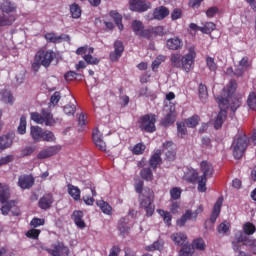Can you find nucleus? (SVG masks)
<instances>
[{"label": "nucleus", "instance_id": "2f4dec72", "mask_svg": "<svg viewBox=\"0 0 256 256\" xmlns=\"http://www.w3.org/2000/svg\"><path fill=\"white\" fill-rule=\"evenodd\" d=\"M68 194L74 201H79L81 199V190L77 186H73L72 184L67 185Z\"/></svg>", "mask_w": 256, "mask_h": 256}, {"label": "nucleus", "instance_id": "aec40b11", "mask_svg": "<svg viewBox=\"0 0 256 256\" xmlns=\"http://www.w3.org/2000/svg\"><path fill=\"white\" fill-rule=\"evenodd\" d=\"M72 219L78 229H85V227H87L85 221L83 220V211L75 210L72 214Z\"/></svg>", "mask_w": 256, "mask_h": 256}, {"label": "nucleus", "instance_id": "a18cd8bd", "mask_svg": "<svg viewBox=\"0 0 256 256\" xmlns=\"http://www.w3.org/2000/svg\"><path fill=\"white\" fill-rule=\"evenodd\" d=\"M143 29H145V26H143V22L139 20H134L132 22V30L135 33V35H140Z\"/></svg>", "mask_w": 256, "mask_h": 256}, {"label": "nucleus", "instance_id": "a19ab883", "mask_svg": "<svg viewBox=\"0 0 256 256\" xmlns=\"http://www.w3.org/2000/svg\"><path fill=\"white\" fill-rule=\"evenodd\" d=\"M17 132L19 135H25V133H27V117H25V115L20 117V123L17 128Z\"/></svg>", "mask_w": 256, "mask_h": 256}, {"label": "nucleus", "instance_id": "13d9d810", "mask_svg": "<svg viewBox=\"0 0 256 256\" xmlns=\"http://www.w3.org/2000/svg\"><path fill=\"white\" fill-rule=\"evenodd\" d=\"M39 235H41V230L39 229H30L26 232L28 239H39Z\"/></svg>", "mask_w": 256, "mask_h": 256}, {"label": "nucleus", "instance_id": "a211bd4d", "mask_svg": "<svg viewBox=\"0 0 256 256\" xmlns=\"http://www.w3.org/2000/svg\"><path fill=\"white\" fill-rule=\"evenodd\" d=\"M166 45L171 51H179L183 49V40L179 37L170 38L167 40Z\"/></svg>", "mask_w": 256, "mask_h": 256}, {"label": "nucleus", "instance_id": "09e8293b", "mask_svg": "<svg viewBox=\"0 0 256 256\" xmlns=\"http://www.w3.org/2000/svg\"><path fill=\"white\" fill-rule=\"evenodd\" d=\"M194 252V248L191 245L184 244L179 251V256H191Z\"/></svg>", "mask_w": 256, "mask_h": 256}, {"label": "nucleus", "instance_id": "b1692460", "mask_svg": "<svg viewBox=\"0 0 256 256\" xmlns=\"http://www.w3.org/2000/svg\"><path fill=\"white\" fill-rule=\"evenodd\" d=\"M251 66V64L249 63V57L244 56L240 61H239V67L235 70V75H237V77H241L243 75V73H245V69H249V67Z\"/></svg>", "mask_w": 256, "mask_h": 256}, {"label": "nucleus", "instance_id": "8fccbe9b", "mask_svg": "<svg viewBox=\"0 0 256 256\" xmlns=\"http://www.w3.org/2000/svg\"><path fill=\"white\" fill-rule=\"evenodd\" d=\"M242 229H243L244 235H253L256 231L255 225L251 222H246L243 225Z\"/></svg>", "mask_w": 256, "mask_h": 256}, {"label": "nucleus", "instance_id": "e433bc0d", "mask_svg": "<svg viewBox=\"0 0 256 256\" xmlns=\"http://www.w3.org/2000/svg\"><path fill=\"white\" fill-rule=\"evenodd\" d=\"M215 29H217V25H215V23L206 22L203 27L199 28V31L205 35H210V33H213Z\"/></svg>", "mask_w": 256, "mask_h": 256}, {"label": "nucleus", "instance_id": "1a4fd4ad", "mask_svg": "<svg viewBox=\"0 0 256 256\" xmlns=\"http://www.w3.org/2000/svg\"><path fill=\"white\" fill-rule=\"evenodd\" d=\"M51 256H69V247L65 246L63 242H56L51 245V248L46 249Z\"/></svg>", "mask_w": 256, "mask_h": 256}, {"label": "nucleus", "instance_id": "052dcab7", "mask_svg": "<svg viewBox=\"0 0 256 256\" xmlns=\"http://www.w3.org/2000/svg\"><path fill=\"white\" fill-rule=\"evenodd\" d=\"M45 225V219L43 218H33L30 221V227H33L34 229H37V227H41Z\"/></svg>", "mask_w": 256, "mask_h": 256}, {"label": "nucleus", "instance_id": "f3484780", "mask_svg": "<svg viewBox=\"0 0 256 256\" xmlns=\"http://www.w3.org/2000/svg\"><path fill=\"white\" fill-rule=\"evenodd\" d=\"M221 207H223V197H219L214 204L213 211L210 216L211 223H215L219 215H221Z\"/></svg>", "mask_w": 256, "mask_h": 256}, {"label": "nucleus", "instance_id": "6ab92c4d", "mask_svg": "<svg viewBox=\"0 0 256 256\" xmlns=\"http://www.w3.org/2000/svg\"><path fill=\"white\" fill-rule=\"evenodd\" d=\"M13 139H15L14 133H8L7 135L0 137V149H9L13 145Z\"/></svg>", "mask_w": 256, "mask_h": 256}, {"label": "nucleus", "instance_id": "f03ea898", "mask_svg": "<svg viewBox=\"0 0 256 256\" xmlns=\"http://www.w3.org/2000/svg\"><path fill=\"white\" fill-rule=\"evenodd\" d=\"M9 199H11V190L9 189V185L4 184L0 189V203L2 205L0 211L2 215H9V211H11L14 217H19L21 215V209L17 207V200Z\"/></svg>", "mask_w": 256, "mask_h": 256}, {"label": "nucleus", "instance_id": "dca6fc26", "mask_svg": "<svg viewBox=\"0 0 256 256\" xmlns=\"http://www.w3.org/2000/svg\"><path fill=\"white\" fill-rule=\"evenodd\" d=\"M35 184V179L31 175H21L18 178V185L21 189H31Z\"/></svg>", "mask_w": 256, "mask_h": 256}, {"label": "nucleus", "instance_id": "9d476101", "mask_svg": "<svg viewBox=\"0 0 256 256\" xmlns=\"http://www.w3.org/2000/svg\"><path fill=\"white\" fill-rule=\"evenodd\" d=\"M130 9L136 13H145L151 9V3L147 0H130Z\"/></svg>", "mask_w": 256, "mask_h": 256}, {"label": "nucleus", "instance_id": "bf43d9fd", "mask_svg": "<svg viewBox=\"0 0 256 256\" xmlns=\"http://www.w3.org/2000/svg\"><path fill=\"white\" fill-rule=\"evenodd\" d=\"M170 196L173 201H177V199H181V188L174 187L170 190Z\"/></svg>", "mask_w": 256, "mask_h": 256}, {"label": "nucleus", "instance_id": "20e7f679", "mask_svg": "<svg viewBox=\"0 0 256 256\" xmlns=\"http://www.w3.org/2000/svg\"><path fill=\"white\" fill-rule=\"evenodd\" d=\"M57 57V54L53 50H49L47 48H41L38 50L34 56V61L32 63L33 71H39L42 67H50L53 60Z\"/></svg>", "mask_w": 256, "mask_h": 256}, {"label": "nucleus", "instance_id": "c85d7f7f", "mask_svg": "<svg viewBox=\"0 0 256 256\" xmlns=\"http://www.w3.org/2000/svg\"><path fill=\"white\" fill-rule=\"evenodd\" d=\"M118 231L122 237H127V235H129V231H131V228L127 225V220L125 218H121L119 220Z\"/></svg>", "mask_w": 256, "mask_h": 256}, {"label": "nucleus", "instance_id": "f704fd0d", "mask_svg": "<svg viewBox=\"0 0 256 256\" xmlns=\"http://www.w3.org/2000/svg\"><path fill=\"white\" fill-rule=\"evenodd\" d=\"M12 23H15V15L0 14V27H7Z\"/></svg>", "mask_w": 256, "mask_h": 256}, {"label": "nucleus", "instance_id": "58836bf2", "mask_svg": "<svg viewBox=\"0 0 256 256\" xmlns=\"http://www.w3.org/2000/svg\"><path fill=\"white\" fill-rule=\"evenodd\" d=\"M236 89H237V81L230 80L227 87L223 89V93H227L228 97H233V93H235Z\"/></svg>", "mask_w": 256, "mask_h": 256}, {"label": "nucleus", "instance_id": "393cba45", "mask_svg": "<svg viewBox=\"0 0 256 256\" xmlns=\"http://www.w3.org/2000/svg\"><path fill=\"white\" fill-rule=\"evenodd\" d=\"M227 120V110H220L214 120V128L221 129Z\"/></svg>", "mask_w": 256, "mask_h": 256}, {"label": "nucleus", "instance_id": "338daca9", "mask_svg": "<svg viewBox=\"0 0 256 256\" xmlns=\"http://www.w3.org/2000/svg\"><path fill=\"white\" fill-rule=\"evenodd\" d=\"M79 76V74L75 71H69L64 75V78L66 81H75V79H77V77Z\"/></svg>", "mask_w": 256, "mask_h": 256}, {"label": "nucleus", "instance_id": "7c9ffc66", "mask_svg": "<svg viewBox=\"0 0 256 256\" xmlns=\"http://www.w3.org/2000/svg\"><path fill=\"white\" fill-rule=\"evenodd\" d=\"M69 9L72 19H81L83 10H81V6H79V4L74 2L69 6Z\"/></svg>", "mask_w": 256, "mask_h": 256}, {"label": "nucleus", "instance_id": "69168bd1", "mask_svg": "<svg viewBox=\"0 0 256 256\" xmlns=\"http://www.w3.org/2000/svg\"><path fill=\"white\" fill-rule=\"evenodd\" d=\"M35 153V148L31 146H27L21 150L22 157H29V155H33Z\"/></svg>", "mask_w": 256, "mask_h": 256}, {"label": "nucleus", "instance_id": "c756f323", "mask_svg": "<svg viewBox=\"0 0 256 256\" xmlns=\"http://www.w3.org/2000/svg\"><path fill=\"white\" fill-rule=\"evenodd\" d=\"M97 207H99L104 213V215H112L113 214V207L110 206L105 200H97L96 201Z\"/></svg>", "mask_w": 256, "mask_h": 256}, {"label": "nucleus", "instance_id": "a878e982", "mask_svg": "<svg viewBox=\"0 0 256 256\" xmlns=\"http://www.w3.org/2000/svg\"><path fill=\"white\" fill-rule=\"evenodd\" d=\"M30 135L34 143H39L41 141V138L43 137V128L39 126H31Z\"/></svg>", "mask_w": 256, "mask_h": 256}, {"label": "nucleus", "instance_id": "cd10ccee", "mask_svg": "<svg viewBox=\"0 0 256 256\" xmlns=\"http://www.w3.org/2000/svg\"><path fill=\"white\" fill-rule=\"evenodd\" d=\"M0 10L2 13H13L17 11V6L9 0H4L0 5Z\"/></svg>", "mask_w": 256, "mask_h": 256}, {"label": "nucleus", "instance_id": "4468645a", "mask_svg": "<svg viewBox=\"0 0 256 256\" xmlns=\"http://www.w3.org/2000/svg\"><path fill=\"white\" fill-rule=\"evenodd\" d=\"M61 151V146H50L44 150H41L37 158L38 159H49V157H53V155H57Z\"/></svg>", "mask_w": 256, "mask_h": 256}, {"label": "nucleus", "instance_id": "c9c22d12", "mask_svg": "<svg viewBox=\"0 0 256 256\" xmlns=\"http://www.w3.org/2000/svg\"><path fill=\"white\" fill-rule=\"evenodd\" d=\"M157 213L160 215V217L163 218L164 223L171 227V221L173 219V216L171 215V212L165 211L163 209H158Z\"/></svg>", "mask_w": 256, "mask_h": 256}, {"label": "nucleus", "instance_id": "774afa93", "mask_svg": "<svg viewBox=\"0 0 256 256\" xmlns=\"http://www.w3.org/2000/svg\"><path fill=\"white\" fill-rule=\"evenodd\" d=\"M76 107L73 104H67L64 106V113L66 115H75Z\"/></svg>", "mask_w": 256, "mask_h": 256}, {"label": "nucleus", "instance_id": "ddd939ff", "mask_svg": "<svg viewBox=\"0 0 256 256\" xmlns=\"http://www.w3.org/2000/svg\"><path fill=\"white\" fill-rule=\"evenodd\" d=\"M92 139L94 145H96L97 149L99 151H106L107 150V144L103 140V134L99 131V129H94L92 132Z\"/></svg>", "mask_w": 256, "mask_h": 256}, {"label": "nucleus", "instance_id": "e2e57ef3", "mask_svg": "<svg viewBox=\"0 0 256 256\" xmlns=\"http://www.w3.org/2000/svg\"><path fill=\"white\" fill-rule=\"evenodd\" d=\"M31 119L35 123H38L39 125H43V116L42 114H39V112H32Z\"/></svg>", "mask_w": 256, "mask_h": 256}, {"label": "nucleus", "instance_id": "79ce46f5", "mask_svg": "<svg viewBox=\"0 0 256 256\" xmlns=\"http://www.w3.org/2000/svg\"><path fill=\"white\" fill-rule=\"evenodd\" d=\"M56 139L57 138L52 131L46 130L42 132L41 141H46L47 143H55Z\"/></svg>", "mask_w": 256, "mask_h": 256}, {"label": "nucleus", "instance_id": "39448f33", "mask_svg": "<svg viewBox=\"0 0 256 256\" xmlns=\"http://www.w3.org/2000/svg\"><path fill=\"white\" fill-rule=\"evenodd\" d=\"M139 199L140 209H144L146 216L153 217V213H155V205L153 204L155 193L153 190L151 188H145L142 195H139Z\"/></svg>", "mask_w": 256, "mask_h": 256}, {"label": "nucleus", "instance_id": "bb28decb", "mask_svg": "<svg viewBox=\"0 0 256 256\" xmlns=\"http://www.w3.org/2000/svg\"><path fill=\"white\" fill-rule=\"evenodd\" d=\"M42 119L47 127H53V125H55L53 114H51V111L48 109H42Z\"/></svg>", "mask_w": 256, "mask_h": 256}, {"label": "nucleus", "instance_id": "5701e85b", "mask_svg": "<svg viewBox=\"0 0 256 256\" xmlns=\"http://www.w3.org/2000/svg\"><path fill=\"white\" fill-rule=\"evenodd\" d=\"M231 97L232 96H229V94L225 96L224 93V95H220L216 98L220 111H227V109H229V102L231 101Z\"/></svg>", "mask_w": 256, "mask_h": 256}, {"label": "nucleus", "instance_id": "2eb2a0df", "mask_svg": "<svg viewBox=\"0 0 256 256\" xmlns=\"http://www.w3.org/2000/svg\"><path fill=\"white\" fill-rule=\"evenodd\" d=\"M44 38L46 39L47 43H61L63 40L64 41H71V37L67 34H62L60 36H57V34L50 32L46 33L44 35Z\"/></svg>", "mask_w": 256, "mask_h": 256}, {"label": "nucleus", "instance_id": "9b49d317", "mask_svg": "<svg viewBox=\"0 0 256 256\" xmlns=\"http://www.w3.org/2000/svg\"><path fill=\"white\" fill-rule=\"evenodd\" d=\"M123 51H125V46L121 40H116L114 42V51L110 53V61L113 63L119 61L121 56L123 55Z\"/></svg>", "mask_w": 256, "mask_h": 256}, {"label": "nucleus", "instance_id": "c03bdc74", "mask_svg": "<svg viewBox=\"0 0 256 256\" xmlns=\"http://www.w3.org/2000/svg\"><path fill=\"white\" fill-rule=\"evenodd\" d=\"M177 135L180 139H184L185 135H187V126H185V122H177Z\"/></svg>", "mask_w": 256, "mask_h": 256}, {"label": "nucleus", "instance_id": "412c9836", "mask_svg": "<svg viewBox=\"0 0 256 256\" xmlns=\"http://www.w3.org/2000/svg\"><path fill=\"white\" fill-rule=\"evenodd\" d=\"M53 201H54L53 195L45 194L42 198H40L38 202V207L46 211V209H51V206L53 205Z\"/></svg>", "mask_w": 256, "mask_h": 256}, {"label": "nucleus", "instance_id": "72a5a7b5", "mask_svg": "<svg viewBox=\"0 0 256 256\" xmlns=\"http://www.w3.org/2000/svg\"><path fill=\"white\" fill-rule=\"evenodd\" d=\"M110 17H112L115 25H117L119 31H123L124 26H123V16L119 14L117 11H111L110 12Z\"/></svg>", "mask_w": 256, "mask_h": 256}, {"label": "nucleus", "instance_id": "ea45409f", "mask_svg": "<svg viewBox=\"0 0 256 256\" xmlns=\"http://www.w3.org/2000/svg\"><path fill=\"white\" fill-rule=\"evenodd\" d=\"M181 59H182L181 54L179 53L171 54L170 63L172 67H175L176 69H181Z\"/></svg>", "mask_w": 256, "mask_h": 256}, {"label": "nucleus", "instance_id": "473e14b6", "mask_svg": "<svg viewBox=\"0 0 256 256\" xmlns=\"http://www.w3.org/2000/svg\"><path fill=\"white\" fill-rule=\"evenodd\" d=\"M172 241L176 243V245L182 246L187 245V235L183 233H174L171 235Z\"/></svg>", "mask_w": 256, "mask_h": 256}, {"label": "nucleus", "instance_id": "5fc2aeb1", "mask_svg": "<svg viewBox=\"0 0 256 256\" xmlns=\"http://www.w3.org/2000/svg\"><path fill=\"white\" fill-rule=\"evenodd\" d=\"M152 38L153 37H163V35H165V29L163 28V26H155L152 27Z\"/></svg>", "mask_w": 256, "mask_h": 256}, {"label": "nucleus", "instance_id": "6e6552de", "mask_svg": "<svg viewBox=\"0 0 256 256\" xmlns=\"http://www.w3.org/2000/svg\"><path fill=\"white\" fill-rule=\"evenodd\" d=\"M200 213H203L202 205L198 206L194 212L191 210H186L181 218L176 221V225L178 227H185V223H187V221H191V219L192 221H197V217H199Z\"/></svg>", "mask_w": 256, "mask_h": 256}, {"label": "nucleus", "instance_id": "f257e3e1", "mask_svg": "<svg viewBox=\"0 0 256 256\" xmlns=\"http://www.w3.org/2000/svg\"><path fill=\"white\" fill-rule=\"evenodd\" d=\"M200 167L203 173L201 177H199V172H197V170L188 168L184 174V181L192 183L193 185L198 183L197 189L199 193H205V191H207V179L213 177L214 169L213 165L207 161H202Z\"/></svg>", "mask_w": 256, "mask_h": 256}, {"label": "nucleus", "instance_id": "4be33fe9", "mask_svg": "<svg viewBox=\"0 0 256 256\" xmlns=\"http://www.w3.org/2000/svg\"><path fill=\"white\" fill-rule=\"evenodd\" d=\"M169 9L165 6H160L154 9L153 11V18L157 21H163L165 17H168Z\"/></svg>", "mask_w": 256, "mask_h": 256}, {"label": "nucleus", "instance_id": "4c0bfd02", "mask_svg": "<svg viewBox=\"0 0 256 256\" xmlns=\"http://www.w3.org/2000/svg\"><path fill=\"white\" fill-rule=\"evenodd\" d=\"M199 121H201V118H199V115L194 114L193 116L186 119L184 124L187 125V127L194 129V127H197V125H199Z\"/></svg>", "mask_w": 256, "mask_h": 256}, {"label": "nucleus", "instance_id": "0eeeda50", "mask_svg": "<svg viewBox=\"0 0 256 256\" xmlns=\"http://www.w3.org/2000/svg\"><path fill=\"white\" fill-rule=\"evenodd\" d=\"M197 57V52H195V47H190L188 53L181 58V68L185 73H191L195 68V59Z\"/></svg>", "mask_w": 256, "mask_h": 256}, {"label": "nucleus", "instance_id": "7ed1b4c3", "mask_svg": "<svg viewBox=\"0 0 256 256\" xmlns=\"http://www.w3.org/2000/svg\"><path fill=\"white\" fill-rule=\"evenodd\" d=\"M251 143V138L247 136L243 129H238V133L234 136L231 149L234 159L239 161V159L243 158L245 155V151H247V147H249Z\"/></svg>", "mask_w": 256, "mask_h": 256}, {"label": "nucleus", "instance_id": "6e6d98bb", "mask_svg": "<svg viewBox=\"0 0 256 256\" xmlns=\"http://www.w3.org/2000/svg\"><path fill=\"white\" fill-rule=\"evenodd\" d=\"M84 61L88 64V65H99V59L93 57L91 54H86L83 56Z\"/></svg>", "mask_w": 256, "mask_h": 256}, {"label": "nucleus", "instance_id": "423d86ee", "mask_svg": "<svg viewBox=\"0 0 256 256\" xmlns=\"http://www.w3.org/2000/svg\"><path fill=\"white\" fill-rule=\"evenodd\" d=\"M156 123L157 115L153 113L145 114L139 118L138 127L140 131H144L145 133H155L157 131Z\"/></svg>", "mask_w": 256, "mask_h": 256}, {"label": "nucleus", "instance_id": "49530a36", "mask_svg": "<svg viewBox=\"0 0 256 256\" xmlns=\"http://www.w3.org/2000/svg\"><path fill=\"white\" fill-rule=\"evenodd\" d=\"M191 247H193L194 250L205 251V240H203V238H197L192 242Z\"/></svg>", "mask_w": 256, "mask_h": 256}, {"label": "nucleus", "instance_id": "3c124183", "mask_svg": "<svg viewBox=\"0 0 256 256\" xmlns=\"http://www.w3.org/2000/svg\"><path fill=\"white\" fill-rule=\"evenodd\" d=\"M247 105L250 109H252V111H256V94H255V92H251L248 95Z\"/></svg>", "mask_w": 256, "mask_h": 256}, {"label": "nucleus", "instance_id": "f8f14e48", "mask_svg": "<svg viewBox=\"0 0 256 256\" xmlns=\"http://www.w3.org/2000/svg\"><path fill=\"white\" fill-rule=\"evenodd\" d=\"M175 121H177V112L175 111V107L171 106L166 116L160 121V125L162 127H171Z\"/></svg>", "mask_w": 256, "mask_h": 256}, {"label": "nucleus", "instance_id": "de8ad7c7", "mask_svg": "<svg viewBox=\"0 0 256 256\" xmlns=\"http://www.w3.org/2000/svg\"><path fill=\"white\" fill-rule=\"evenodd\" d=\"M145 149H147V146L140 142L134 145V147L131 149V152L133 155H143V153H145Z\"/></svg>", "mask_w": 256, "mask_h": 256}, {"label": "nucleus", "instance_id": "864d4df0", "mask_svg": "<svg viewBox=\"0 0 256 256\" xmlns=\"http://www.w3.org/2000/svg\"><path fill=\"white\" fill-rule=\"evenodd\" d=\"M167 60V56L165 55H158L155 60L152 62V69H158V67L162 64L165 63Z\"/></svg>", "mask_w": 256, "mask_h": 256}, {"label": "nucleus", "instance_id": "4d7b16f0", "mask_svg": "<svg viewBox=\"0 0 256 256\" xmlns=\"http://www.w3.org/2000/svg\"><path fill=\"white\" fill-rule=\"evenodd\" d=\"M206 65L209 71H213V72L217 71V63H215V58L208 56L206 58Z\"/></svg>", "mask_w": 256, "mask_h": 256}, {"label": "nucleus", "instance_id": "37998d69", "mask_svg": "<svg viewBox=\"0 0 256 256\" xmlns=\"http://www.w3.org/2000/svg\"><path fill=\"white\" fill-rule=\"evenodd\" d=\"M140 177L144 179V181H153V170H151V168H143L140 171Z\"/></svg>", "mask_w": 256, "mask_h": 256}, {"label": "nucleus", "instance_id": "680f3d73", "mask_svg": "<svg viewBox=\"0 0 256 256\" xmlns=\"http://www.w3.org/2000/svg\"><path fill=\"white\" fill-rule=\"evenodd\" d=\"M139 37H143L144 39H153V32L151 28L148 29H142L140 34H138Z\"/></svg>", "mask_w": 256, "mask_h": 256}, {"label": "nucleus", "instance_id": "0e129e2a", "mask_svg": "<svg viewBox=\"0 0 256 256\" xmlns=\"http://www.w3.org/2000/svg\"><path fill=\"white\" fill-rule=\"evenodd\" d=\"M59 101H61V92L56 91L52 94L50 103L55 106L59 103Z\"/></svg>", "mask_w": 256, "mask_h": 256}, {"label": "nucleus", "instance_id": "603ef678", "mask_svg": "<svg viewBox=\"0 0 256 256\" xmlns=\"http://www.w3.org/2000/svg\"><path fill=\"white\" fill-rule=\"evenodd\" d=\"M199 98L201 101H205L208 97L207 86L201 83L198 88Z\"/></svg>", "mask_w": 256, "mask_h": 256}]
</instances>
